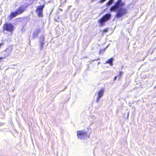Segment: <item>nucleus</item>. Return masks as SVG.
Here are the masks:
<instances>
[{
	"label": "nucleus",
	"instance_id": "nucleus-1",
	"mask_svg": "<svg viewBox=\"0 0 156 156\" xmlns=\"http://www.w3.org/2000/svg\"><path fill=\"white\" fill-rule=\"evenodd\" d=\"M124 5V3L122 2V0H118L115 5L111 7L110 9L111 12L116 11L115 17L117 18L122 17L127 13V10L126 8H121Z\"/></svg>",
	"mask_w": 156,
	"mask_h": 156
},
{
	"label": "nucleus",
	"instance_id": "nucleus-2",
	"mask_svg": "<svg viewBox=\"0 0 156 156\" xmlns=\"http://www.w3.org/2000/svg\"><path fill=\"white\" fill-rule=\"evenodd\" d=\"M77 133V137L79 139H83L89 137V135L88 134L87 132L84 130L78 131Z\"/></svg>",
	"mask_w": 156,
	"mask_h": 156
},
{
	"label": "nucleus",
	"instance_id": "nucleus-3",
	"mask_svg": "<svg viewBox=\"0 0 156 156\" xmlns=\"http://www.w3.org/2000/svg\"><path fill=\"white\" fill-rule=\"evenodd\" d=\"M111 17L110 14H105L103 17L100 19L98 21L101 26H103L105 25V23L109 20Z\"/></svg>",
	"mask_w": 156,
	"mask_h": 156
},
{
	"label": "nucleus",
	"instance_id": "nucleus-4",
	"mask_svg": "<svg viewBox=\"0 0 156 156\" xmlns=\"http://www.w3.org/2000/svg\"><path fill=\"white\" fill-rule=\"evenodd\" d=\"M3 29L4 31L12 32L14 30V26L10 23H6L3 26Z\"/></svg>",
	"mask_w": 156,
	"mask_h": 156
},
{
	"label": "nucleus",
	"instance_id": "nucleus-5",
	"mask_svg": "<svg viewBox=\"0 0 156 156\" xmlns=\"http://www.w3.org/2000/svg\"><path fill=\"white\" fill-rule=\"evenodd\" d=\"M44 7V5H40L38 6L36 10V12L38 14L39 16L41 17L42 16V11L43 8Z\"/></svg>",
	"mask_w": 156,
	"mask_h": 156
},
{
	"label": "nucleus",
	"instance_id": "nucleus-6",
	"mask_svg": "<svg viewBox=\"0 0 156 156\" xmlns=\"http://www.w3.org/2000/svg\"><path fill=\"white\" fill-rule=\"evenodd\" d=\"M104 89L102 88L100 90L98 93V97L97 99V102H98L99 101L100 99L103 96L104 93Z\"/></svg>",
	"mask_w": 156,
	"mask_h": 156
},
{
	"label": "nucleus",
	"instance_id": "nucleus-7",
	"mask_svg": "<svg viewBox=\"0 0 156 156\" xmlns=\"http://www.w3.org/2000/svg\"><path fill=\"white\" fill-rule=\"evenodd\" d=\"M20 13L21 12H19V10H17V11L15 12H12L11 14L9 16L10 18V19H12L15 17L16 15L20 14Z\"/></svg>",
	"mask_w": 156,
	"mask_h": 156
},
{
	"label": "nucleus",
	"instance_id": "nucleus-8",
	"mask_svg": "<svg viewBox=\"0 0 156 156\" xmlns=\"http://www.w3.org/2000/svg\"><path fill=\"white\" fill-rule=\"evenodd\" d=\"M25 7L23 6H20L18 10H19V12H21L20 14L22 13L25 10Z\"/></svg>",
	"mask_w": 156,
	"mask_h": 156
},
{
	"label": "nucleus",
	"instance_id": "nucleus-9",
	"mask_svg": "<svg viewBox=\"0 0 156 156\" xmlns=\"http://www.w3.org/2000/svg\"><path fill=\"white\" fill-rule=\"evenodd\" d=\"M113 59L112 58H111L109 59L106 62L107 63H109L110 64V65H112V62L113 61Z\"/></svg>",
	"mask_w": 156,
	"mask_h": 156
},
{
	"label": "nucleus",
	"instance_id": "nucleus-10",
	"mask_svg": "<svg viewBox=\"0 0 156 156\" xmlns=\"http://www.w3.org/2000/svg\"><path fill=\"white\" fill-rule=\"evenodd\" d=\"M113 1V0H110L107 3H106L107 5H111Z\"/></svg>",
	"mask_w": 156,
	"mask_h": 156
},
{
	"label": "nucleus",
	"instance_id": "nucleus-11",
	"mask_svg": "<svg viewBox=\"0 0 156 156\" xmlns=\"http://www.w3.org/2000/svg\"><path fill=\"white\" fill-rule=\"evenodd\" d=\"M37 33H34V37H37Z\"/></svg>",
	"mask_w": 156,
	"mask_h": 156
},
{
	"label": "nucleus",
	"instance_id": "nucleus-12",
	"mask_svg": "<svg viewBox=\"0 0 156 156\" xmlns=\"http://www.w3.org/2000/svg\"><path fill=\"white\" fill-rule=\"evenodd\" d=\"M43 45V41H42L41 42V44H40L41 46V47H42Z\"/></svg>",
	"mask_w": 156,
	"mask_h": 156
},
{
	"label": "nucleus",
	"instance_id": "nucleus-13",
	"mask_svg": "<svg viewBox=\"0 0 156 156\" xmlns=\"http://www.w3.org/2000/svg\"><path fill=\"white\" fill-rule=\"evenodd\" d=\"M105 50V49H104L103 50H101L99 51L100 53H101L102 52H104Z\"/></svg>",
	"mask_w": 156,
	"mask_h": 156
},
{
	"label": "nucleus",
	"instance_id": "nucleus-14",
	"mask_svg": "<svg viewBox=\"0 0 156 156\" xmlns=\"http://www.w3.org/2000/svg\"><path fill=\"white\" fill-rule=\"evenodd\" d=\"M123 74V73L122 72H119V76H121Z\"/></svg>",
	"mask_w": 156,
	"mask_h": 156
},
{
	"label": "nucleus",
	"instance_id": "nucleus-15",
	"mask_svg": "<svg viewBox=\"0 0 156 156\" xmlns=\"http://www.w3.org/2000/svg\"><path fill=\"white\" fill-rule=\"evenodd\" d=\"M108 31V30L107 29H105L103 30V32H106Z\"/></svg>",
	"mask_w": 156,
	"mask_h": 156
},
{
	"label": "nucleus",
	"instance_id": "nucleus-16",
	"mask_svg": "<svg viewBox=\"0 0 156 156\" xmlns=\"http://www.w3.org/2000/svg\"><path fill=\"white\" fill-rule=\"evenodd\" d=\"M106 0H101V1H100V2H105V1Z\"/></svg>",
	"mask_w": 156,
	"mask_h": 156
},
{
	"label": "nucleus",
	"instance_id": "nucleus-17",
	"mask_svg": "<svg viewBox=\"0 0 156 156\" xmlns=\"http://www.w3.org/2000/svg\"><path fill=\"white\" fill-rule=\"evenodd\" d=\"M117 76H115V77L114 78V80H115L117 79Z\"/></svg>",
	"mask_w": 156,
	"mask_h": 156
},
{
	"label": "nucleus",
	"instance_id": "nucleus-18",
	"mask_svg": "<svg viewBox=\"0 0 156 156\" xmlns=\"http://www.w3.org/2000/svg\"><path fill=\"white\" fill-rule=\"evenodd\" d=\"M3 58L2 57H0V61Z\"/></svg>",
	"mask_w": 156,
	"mask_h": 156
}]
</instances>
